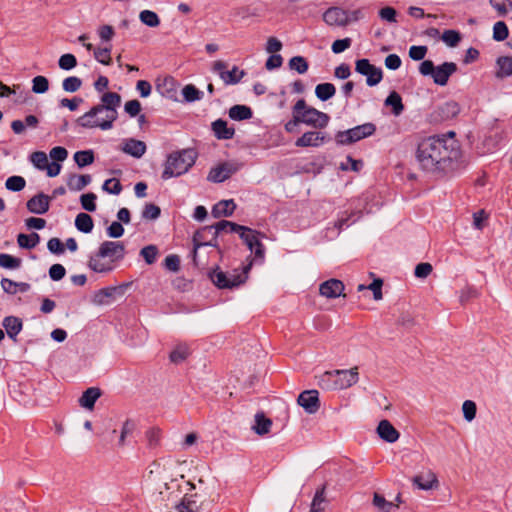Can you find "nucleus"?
Segmentation results:
<instances>
[{
    "label": "nucleus",
    "instance_id": "1",
    "mask_svg": "<svg viewBox=\"0 0 512 512\" xmlns=\"http://www.w3.org/2000/svg\"><path fill=\"white\" fill-rule=\"evenodd\" d=\"M416 159L423 170L440 176L452 175L464 167L460 145L453 138L424 139L418 145Z\"/></svg>",
    "mask_w": 512,
    "mask_h": 512
},
{
    "label": "nucleus",
    "instance_id": "2",
    "mask_svg": "<svg viewBox=\"0 0 512 512\" xmlns=\"http://www.w3.org/2000/svg\"><path fill=\"white\" fill-rule=\"evenodd\" d=\"M120 104L121 96L118 93L106 92L101 96V103L78 117L75 123L77 126L86 129L109 130L118 118L117 108Z\"/></svg>",
    "mask_w": 512,
    "mask_h": 512
},
{
    "label": "nucleus",
    "instance_id": "3",
    "mask_svg": "<svg viewBox=\"0 0 512 512\" xmlns=\"http://www.w3.org/2000/svg\"><path fill=\"white\" fill-rule=\"evenodd\" d=\"M125 246L120 241H104L97 252L89 257L88 267L96 273H109L116 267L115 263L124 259Z\"/></svg>",
    "mask_w": 512,
    "mask_h": 512
},
{
    "label": "nucleus",
    "instance_id": "4",
    "mask_svg": "<svg viewBox=\"0 0 512 512\" xmlns=\"http://www.w3.org/2000/svg\"><path fill=\"white\" fill-rule=\"evenodd\" d=\"M217 230L229 233H238L241 240L251 252H254L255 259H264L265 247L260 241L264 234L249 227L237 223L221 220L217 222Z\"/></svg>",
    "mask_w": 512,
    "mask_h": 512
},
{
    "label": "nucleus",
    "instance_id": "5",
    "mask_svg": "<svg viewBox=\"0 0 512 512\" xmlns=\"http://www.w3.org/2000/svg\"><path fill=\"white\" fill-rule=\"evenodd\" d=\"M196 158L197 154L192 149L170 153L165 162L162 179L168 180L185 174L195 164Z\"/></svg>",
    "mask_w": 512,
    "mask_h": 512
},
{
    "label": "nucleus",
    "instance_id": "6",
    "mask_svg": "<svg viewBox=\"0 0 512 512\" xmlns=\"http://www.w3.org/2000/svg\"><path fill=\"white\" fill-rule=\"evenodd\" d=\"M251 266L252 263L244 266L242 273H239L237 270H233L232 272H224L217 267L209 273V278L219 289H232L234 287H238L246 281L247 273Z\"/></svg>",
    "mask_w": 512,
    "mask_h": 512
},
{
    "label": "nucleus",
    "instance_id": "7",
    "mask_svg": "<svg viewBox=\"0 0 512 512\" xmlns=\"http://www.w3.org/2000/svg\"><path fill=\"white\" fill-rule=\"evenodd\" d=\"M375 131V124L367 122L345 131H339L335 140L339 145H349L373 135Z\"/></svg>",
    "mask_w": 512,
    "mask_h": 512
},
{
    "label": "nucleus",
    "instance_id": "8",
    "mask_svg": "<svg viewBox=\"0 0 512 512\" xmlns=\"http://www.w3.org/2000/svg\"><path fill=\"white\" fill-rule=\"evenodd\" d=\"M300 121L302 124L310 126L314 129H324L330 121L328 114L308 106L304 100V107L298 110Z\"/></svg>",
    "mask_w": 512,
    "mask_h": 512
},
{
    "label": "nucleus",
    "instance_id": "9",
    "mask_svg": "<svg viewBox=\"0 0 512 512\" xmlns=\"http://www.w3.org/2000/svg\"><path fill=\"white\" fill-rule=\"evenodd\" d=\"M355 71L366 76V84L370 87L376 86L383 79V71L381 68L372 65L368 59H358L355 62Z\"/></svg>",
    "mask_w": 512,
    "mask_h": 512
},
{
    "label": "nucleus",
    "instance_id": "10",
    "mask_svg": "<svg viewBox=\"0 0 512 512\" xmlns=\"http://www.w3.org/2000/svg\"><path fill=\"white\" fill-rule=\"evenodd\" d=\"M221 232L217 230V223L198 230L193 236L194 254L202 246L218 247L217 236Z\"/></svg>",
    "mask_w": 512,
    "mask_h": 512
},
{
    "label": "nucleus",
    "instance_id": "11",
    "mask_svg": "<svg viewBox=\"0 0 512 512\" xmlns=\"http://www.w3.org/2000/svg\"><path fill=\"white\" fill-rule=\"evenodd\" d=\"M239 169L238 165L232 162H223L210 169L207 180L212 183H222L229 179Z\"/></svg>",
    "mask_w": 512,
    "mask_h": 512
},
{
    "label": "nucleus",
    "instance_id": "12",
    "mask_svg": "<svg viewBox=\"0 0 512 512\" xmlns=\"http://www.w3.org/2000/svg\"><path fill=\"white\" fill-rule=\"evenodd\" d=\"M297 403L309 414H314L319 410V393L317 390H306L300 393Z\"/></svg>",
    "mask_w": 512,
    "mask_h": 512
},
{
    "label": "nucleus",
    "instance_id": "13",
    "mask_svg": "<svg viewBox=\"0 0 512 512\" xmlns=\"http://www.w3.org/2000/svg\"><path fill=\"white\" fill-rule=\"evenodd\" d=\"M328 140H329V138L323 132L307 131L296 140L295 146H297V147H320Z\"/></svg>",
    "mask_w": 512,
    "mask_h": 512
},
{
    "label": "nucleus",
    "instance_id": "14",
    "mask_svg": "<svg viewBox=\"0 0 512 512\" xmlns=\"http://www.w3.org/2000/svg\"><path fill=\"white\" fill-rule=\"evenodd\" d=\"M324 21L328 25L345 26L351 22L349 11L339 7L329 8L323 15Z\"/></svg>",
    "mask_w": 512,
    "mask_h": 512
},
{
    "label": "nucleus",
    "instance_id": "15",
    "mask_svg": "<svg viewBox=\"0 0 512 512\" xmlns=\"http://www.w3.org/2000/svg\"><path fill=\"white\" fill-rule=\"evenodd\" d=\"M337 390L347 389L359 380L358 368L353 367L349 370H335Z\"/></svg>",
    "mask_w": 512,
    "mask_h": 512
},
{
    "label": "nucleus",
    "instance_id": "16",
    "mask_svg": "<svg viewBox=\"0 0 512 512\" xmlns=\"http://www.w3.org/2000/svg\"><path fill=\"white\" fill-rule=\"evenodd\" d=\"M457 71V65L454 62H444L441 65L435 67L434 74L432 76L435 84L439 86H445L452 74Z\"/></svg>",
    "mask_w": 512,
    "mask_h": 512
},
{
    "label": "nucleus",
    "instance_id": "17",
    "mask_svg": "<svg viewBox=\"0 0 512 512\" xmlns=\"http://www.w3.org/2000/svg\"><path fill=\"white\" fill-rule=\"evenodd\" d=\"M460 112L459 105L454 101H447L439 105L433 112L436 121H447L456 117Z\"/></svg>",
    "mask_w": 512,
    "mask_h": 512
},
{
    "label": "nucleus",
    "instance_id": "18",
    "mask_svg": "<svg viewBox=\"0 0 512 512\" xmlns=\"http://www.w3.org/2000/svg\"><path fill=\"white\" fill-rule=\"evenodd\" d=\"M344 288L342 281L333 278L324 281L319 287V292L326 298H337L342 295Z\"/></svg>",
    "mask_w": 512,
    "mask_h": 512
},
{
    "label": "nucleus",
    "instance_id": "19",
    "mask_svg": "<svg viewBox=\"0 0 512 512\" xmlns=\"http://www.w3.org/2000/svg\"><path fill=\"white\" fill-rule=\"evenodd\" d=\"M50 198L39 193L27 201V209L34 214H45L49 210Z\"/></svg>",
    "mask_w": 512,
    "mask_h": 512
},
{
    "label": "nucleus",
    "instance_id": "20",
    "mask_svg": "<svg viewBox=\"0 0 512 512\" xmlns=\"http://www.w3.org/2000/svg\"><path fill=\"white\" fill-rule=\"evenodd\" d=\"M146 144L141 140L129 138L124 140L121 150L134 158H141L146 152Z\"/></svg>",
    "mask_w": 512,
    "mask_h": 512
},
{
    "label": "nucleus",
    "instance_id": "21",
    "mask_svg": "<svg viewBox=\"0 0 512 512\" xmlns=\"http://www.w3.org/2000/svg\"><path fill=\"white\" fill-rule=\"evenodd\" d=\"M212 131L215 137L219 140H229L234 137L235 129L228 127V124L223 119H217L211 124Z\"/></svg>",
    "mask_w": 512,
    "mask_h": 512
},
{
    "label": "nucleus",
    "instance_id": "22",
    "mask_svg": "<svg viewBox=\"0 0 512 512\" xmlns=\"http://www.w3.org/2000/svg\"><path fill=\"white\" fill-rule=\"evenodd\" d=\"M377 433L381 439L388 443H394L399 439V432L388 420H382L378 424Z\"/></svg>",
    "mask_w": 512,
    "mask_h": 512
},
{
    "label": "nucleus",
    "instance_id": "23",
    "mask_svg": "<svg viewBox=\"0 0 512 512\" xmlns=\"http://www.w3.org/2000/svg\"><path fill=\"white\" fill-rule=\"evenodd\" d=\"M512 76V57L500 56L496 59L495 77L505 79Z\"/></svg>",
    "mask_w": 512,
    "mask_h": 512
},
{
    "label": "nucleus",
    "instance_id": "24",
    "mask_svg": "<svg viewBox=\"0 0 512 512\" xmlns=\"http://www.w3.org/2000/svg\"><path fill=\"white\" fill-rule=\"evenodd\" d=\"M2 325L5 328L8 337L12 340H16V337L23 328L22 320L16 316H6L2 321Z\"/></svg>",
    "mask_w": 512,
    "mask_h": 512
},
{
    "label": "nucleus",
    "instance_id": "25",
    "mask_svg": "<svg viewBox=\"0 0 512 512\" xmlns=\"http://www.w3.org/2000/svg\"><path fill=\"white\" fill-rule=\"evenodd\" d=\"M118 287H105L96 291L92 297V303L95 305H108L118 292Z\"/></svg>",
    "mask_w": 512,
    "mask_h": 512
},
{
    "label": "nucleus",
    "instance_id": "26",
    "mask_svg": "<svg viewBox=\"0 0 512 512\" xmlns=\"http://www.w3.org/2000/svg\"><path fill=\"white\" fill-rule=\"evenodd\" d=\"M235 209L236 204L234 200H221L213 206L212 215L215 218L229 217L234 213Z\"/></svg>",
    "mask_w": 512,
    "mask_h": 512
},
{
    "label": "nucleus",
    "instance_id": "27",
    "mask_svg": "<svg viewBox=\"0 0 512 512\" xmlns=\"http://www.w3.org/2000/svg\"><path fill=\"white\" fill-rule=\"evenodd\" d=\"M101 396V390L97 387H90L85 390L79 398V404L85 409L92 410L96 401Z\"/></svg>",
    "mask_w": 512,
    "mask_h": 512
},
{
    "label": "nucleus",
    "instance_id": "28",
    "mask_svg": "<svg viewBox=\"0 0 512 512\" xmlns=\"http://www.w3.org/2000/svg\"><path fill=\"white\" fill-rule=\"evenodd\" d=\"M413 484L421 490H430L438 485V479L433 472H428L426 476L416 475L413 479Z\"/></svg>",
    "mask_w": 512,
    "mask_h": 512
},
{
    "label": "nucleus",
    "instance_id": "29",
    "mask_svg": "<svg viewBox=\"0 0 512 512\" xmlns=\"http://www.w3.org/2000/svg\"><path fill=\"white\" fill-rule=\"evenodd\" d=\"M1 286H2V289L4 290V292H6L7 294H11V295H14L18 292L25 293V292L29 291V289L31 287L29 283L15 282L8 278H3L1 280Z\"/></svg>",
    "mask_w": 512,
    "mask_h": 512
},
{
    "label": "nucleus",
    "instance_id": "30",
    "mask_svg": "<svg viewBox=\"0 0 512 512\" xmlns=\"http://www.w3.org/2000/svg\"><path fill=\"white\" fill-rule=\"evenodd\" d=\"M91 176L88 174L85 175H77L71 174L67 179V186L71 191H81L87 185L91 183Z\"/></svg>",
    "mask_w": 512,
    "mask_h": 512
},
{
    "label": "nucleus",
    "instance_id": "31",
    "mask_svg": "<svg viewBox=\"0 0 512 512\" xmlns=\"http://www.w3.org/2000/svg\"><path fill=\"white\" fill-rule=\"evenodd\" d=\"M228 115L232 120L242 121L252 118L253 112L249 106L238 104L229 109Z\"/></svg>",
    "mask_w": 512,
    "mask_h": 512
},
{
    "label": "nucleus",
    "instance_id": "32",
    "mask_svg": "<svg viewBox=\"0 0 512 512\" xmlns=\"http://www.w3.org/2000/svg\"><path fill=\"white\" fill-rule=\"evenodd\" d=\"M83 45L88 51H91V50L94 51V58L99 63L104 64V65L111 64V48L110 47L94 49V47L91 43H84Z\"/></svg>",
    "mask_w": 512,
    "mask_h": 512
},
{
    "label": "nucleus",
    "instance_id": "33",
    "mask_svg": "<svg viewBox=\"0 0 512 512\" xmlns=\"http://www.w3.org/2000/svg\"><path fill=\"white\" fill-rule=\"evenodd\" d=\"M271 426V419L267 418L264 413L261 412L255 415V424L252 426V429L256 434L265 435L269 433Z\"/></svg>",
    "mask_w": 512,
    "mask_h": 512
},
{
    "label": "nucleus",
    "instance_id": "34",
    "mask_svg": "<svg viewBox=\"0 0 512 512\" xmlns=\"http://www.w3.org/2000/svg\"><path fill=\"white\" fill-rule=\"evenodd\" d=\"M178 512H199L200 506L198 504L196 495H185L182 501L176 506Z\"/></svg>",
    "mask_w": 512,
    "mask_h": 512
},
{
    "label": "nucleus",
    "instance_id": "35",
    "mask_svg": "<svg viewBox=\"0 0 512 512\" xmlns=\"http://www.w3.org/2000/svg\"><path fill=\"white\" fill-rule=\"evenodd\" d=\"M75 226L80 232L88 234L93 230V219L87 213H79L75 218Z\"/></svg>",
    "mask_w": 512,
    "mask_h": 512
},
{
    "label": "nucleus",
    "instance_id": "36",
    "mask_svg": "<svg viewBox=\"0 0 512 512\" xmlns=\"http://www.w3.org/2000/svg\"><path fill=\"white\" fill-rule=\"evenodd\" d=\"M181 93L184 101L188 103L200 101L204 96V93L193 84L185 85L182 88Z\"/></svg>",
    "mask_w": 512,
    "mask_h": 512
},
{
    "label": "nucleus",
    "instance_id": "37",
    "mask_svg": "<svg viewBox=\"0 0 512 512\" xmlns=\"http://www.w3.org/2000/svg\"><path fill=\"white\" fill-rule=\"evenodd\" d=\"M304 107V99H299L292 108V119L289 120L285 124V130L289 133L294 132L295 128L302 124L300 121V116L298 113V110L302 109Z\"/></svg>",
    "mask_w": 512,
    "mask_h": 512
},
{
    "label": "nucleus",
    "instance_id": "38",
    "mask_svg": "<svg viewBox=\"0 0 512 512\" xmlns=\"http://www.w3.org/2000/svg\"><path fill=\"white\" fill-rule=\"evenodd\" d=\"M336 93V87L332 83H320L315 88V95L321 101H327Z\"/></svg>",
    "mask_w": 512,
    "mask_h": 512
},
{
    "label": "nucleus",
    "instance_id": "39",
    "mask_svg": "<svg viewBox=\"0 0 512 512\" xmlns=\"http://www.w3.org/2000/svg\"><path fill=\"white\" fill-rule=\"evenodd\" d=\"M384 104L386 106H391L392 107V113L395 116H399L403 112V110H404V105L402 103V98H401V96L396 91H392L388 95V97L384 101Z\"/></svg>",
    "mask_w": 512,
    "mask_h": 512
},
{
    "label": "nucleus",
    "instance_id": "40",
    "mask_svg": "<svg viewBox=\"0 0 512 512\" xmlns=\"http://www.w3.org/2000/svg\"><path fill=\"white\" fill-rule=\"evenodd\" d=\"M335 374V370L324 372L318 378V385L324 390H337Z\"/></svg>",
    "mask_w": 512,
    "mask_h": 512
},
{
    "label": "nucleus",
    "instance_id": "41",
    "mask_svg": "<svg viewBox=\"0 0 512 512\" xmlns=\"http://www.w3.org/2000/svg\"><path fill=\"white\" fill-rule=\"evenodd\" d=\"M39 241H40V236H39V234H37L35 232L31 233L30 235L21 233L17 236L18 245L24 249L35 248L36 245L39 243Z\"/></svg>",
    "mask_w": 512,
    "mask_h": 512
},
{
    "label": "nucleus",
    "instance_id": "42",
    "mask_svg": "<svg viewBox=\"0 0 512 512\" xmlns=\"http://www.w3.org/2000/svg\"><path fill=\"white\" fill-rule=\"evenodd\" d=\"M190 355V349L186 344L177 345L170 353V360L175 364H179L187 359Z\"/></svg>",
    "mask_w": 512,
    "mask_h": 512
},
{
    "label": "nucleus",
    "instance_id": "43",
    "mask_svg": "<svg viewBox=\"0 0 512 512\" xmlns=\"http://www.w3.org/2000/svg\"><path fill=\"white\" fill-rule=\"evenodd\" d=\"M245 72L239 70L238 67L234 66L232 70L221 73V79L226 85L237 84L244 77Z\"/></svg>",
    "mask_w": 512,
    "mask_h": 512
},
{
    "label": "nucleus",
    "instance_id": "44",
    "mask_svg": "<svg viewBox=\"0 0 512 512\" xmlns=\"http://www.w3.org/2000/svg\"><path fill=\"white\" fill-rule=\"evenodd\" d=\"M74 161L82 168L94 162V152L92 150L77 151L74 154Z\"/></svg>",
    "mask_w": 512,
    "mask_h": 512
},
{
    "label": "nucleus",
    "instance_id": "45",
    "mask_svg": "<svg viewBox=\"0 0 512 512\" xmlns=\"http://www.w3.org/2000/svg\"><path fill=\"white\" fill-rule=\"evenodd\" d=\"M22 264L20 258L14 257L7 253H0V267L5 269H18Z\"/></svg>",
    "mask_w": 512,
    "mask_h": 512
},
{
    "label": "nucleus",
    "instance_id": "46",
    "mask_svg": "<svg viewBox=\"0 0 512 512\" xmlns=\"http://www.w3.org/2000/svg\"><path fill=\"white\" fill-rule=\"evenodd\" d=\"M372 504L380 512H391V510L395 507L393 502L387 501L384 496L377 492H375L373 495Z\"/></svg>",
    "mask_w": 512,
    "mask_h": 512
},
{
    "label": "nucleus",
    "instance_id": "47",
    "mask_svg": "<svg viewBox=\"0 0 512 512\" xmlns=\"http://www.w3.org/2000/svg\"><path fill=\"white\" fill-rule=\"evenodd\" d=\"M140 21L148 27H157L160 24L159 16L151 10H143L139 14Z\"/></svg>",
    "mask_w": 512,
    "mask_h": 512
},
{
    "label": "nucleus",
    "instance_id": "48",
    "mask_svg": "<svg viewBox=\"0 0 512 512\" xmlns=\"http://www.w3.org/2000/svg\"><path fill=\"white\" fill-rule=\"evenodd\" d=\"M289 68L297 71L299 74H304L308 71L309 64L302 56H294L289 60Z\"/></svg>",
    "mask_w": 512,
    "mask_h": 512
},
{
    "label": "nucleus",
    "instance_id": "49",
    "mask_svg": "<svg viewBox=\"0 0 512 512\" xmlns=\"http://www.w3.org/2000/svg\"><path fill=\"white\" fill-rule=\"evenodd\" d=\"M325 502V486L317 489L311 503L310 512H322L324 510L323 503Z\"/></svg>",
    "mask_w": 512,
    "mask_h": 512
},
{
    "label": "nucleus",
    "instance_id": "50",
    "mask_svg": "<svg viewBox=\"0 0 512 512\" xmlns=\"http://www.w3.org/2000/svg\"><path fill=\"white\" fill-rule=\"evenodd\" d=\"M82 86V80L77 76H69L62 82V88L64 91L74 93L78 91Z\"/></svg>",
    "mask_w": 512,
    "mask_h": 512
},
{
    "label": "nucleus",
    "instance_id": "51",
    "mask_svg": "<svg viewBox=\"0 0 512 512\" xmlns=\"http://www.w3.org/2000/svg\"><path fill=\"white\" fill-rule=\"evenodd\" d=\"M489 2L499 16H505L512 10V0H489Z\"/></svg>",
    "mask_w": 512,
    "mask_h": 512
},
{
    "label": "nucleus",
    "instance_id": "52",
    "mask_svg": "<svg viewBox=\"0 0 512 512\" xmlns=\"http://www.w3.org/2000/svg\"><path fill=\"white\" fill-rule=\"evenodd\" d=\"M158 253V248L155 245H148L140 250V255L148 265L155 263Z\"/></svg>",
    "mask_w": 512,
    "mask_h": 512
},
{
    "label": "nucleus",
    "instance_id": "53",
    "mask_svg": "<svg viewBox=\"0 0 512 512\" xmlns=\"http://www.w3.org/2000/svg\"><path fill=\"white\" fill-rule=\"evenodd\" d=\"M49 89V81L45 76H36L32 80V91L36 94H43Z\"/></svg>",
    "mask_w": 512,
    "mask_h": 512
},
{
    "label": "nucleus",
    "instance_id": "54",
    "mask_svg": "<svg viewBox=\"0 0 512 512\" xmlns=\"http://www.w3.org/2000/svg\"><path fill=\"white\" fill-rule=\"evenodd\" d=\"M26 181L21 176H11L6 180L5 187L13 192H18L24 189Z\"/></svg>",
    "mask_w": 512,
    "mask_h": 512
},
{
    "label": "nucleus",
    "instance_id": "55",
    "mask_svg": "<svg viewBox=\"0 0 512 512\" xmlns=\"http://www.w3.org/2000/svg\"><path fill=\"white\" fill-rule=\"evenodd\" d=\"M508 27L503 21H498L493 26V39L496 41H504L508 37Z\"/></svg>",
    "mask_w": 512,
    "mask_h": 512
},
{
    "label": "nucleus",
    "instance_id": "56",
    "mask_svg": "<svg viewBox=\"0 0 512 512\" xmlns=\"http://www.w3.org/2000/svg\"><path fill=\"white\" fill-rule=\"evenodd\" d=\"M30 161L39 170H45L47 167L48 158L45 152L36 151L30 155Z\"/></svg>",
    "mask_w": 512,
    "mask_h": 512
},
{
    "label": "nucleus",
    "instance_id": "57",
    "mask_svg": "<svg viewBox=\"0 0 512 512\" xmlns=\"http://www.w3.org/2000/svg\"><path fill=\"white\" fill-rule=\"evenodd\" d=\"M443 42H445L449 47H455L461 40V35L456 30H445L441 36Z\"/></svg>",
    "mask_w": 512,
    "mask_h": 512
},
{
    "label": "nucleus",
    "instance_id": "58",
    "mask_svg": "<svg viewBox=\"0 0 512 512\" xmlns=\"http://www.w3.org/2000/svg\"><path fill=\"white\" fill-rule=\"evenodd\" d=\"M58 65L62 70L68 71L76 67L77 59L73 54L66 53L60 56Z\"/></svg>",
    "mask_w": 512,
    "mask_h": 512
},
{
    "label": "nucleus",
    "instance_id": "59",
    "mask_svg": "<svg viewBox=\"0 0 512 512\" xmlns=\"http://www.w3.org/2000/svg\"><path fill=\"white\" fill-rule=\"evenodd\" d=\"M96 199L97 196L92 192L81 195L80 202L82 208L86 211L94 212L96 210Z\"/></svg>",
    "mask_w": 512,
    "mask_h": 512
},
{
    "label": "nucleus",
    "instance_id": "60",
    "mask_svg": "<svg viewBox=\"0 0 512 512\" xmlns=\"http://www.w3.org/2000/svg\"><path fill=\"white\" fill-rule=\"evenodd\" d=\"M102 189L109 194L119 195L122 191V185L118 179L111 178L104 182Z\"/></svg>",
    "mask_w": 512,
    "mask_h": 512
},
{
    "label": "nucleus",
    "instance_id": "61",
    "mask_svg": "<svg viewBox=\"0 0 512 512\" xmlns=\"http://www.w3.org/2000/svg\"><path fill=\"white\" fill-rule=\"evenodd\" d=\"M463 415L466 421L471 422L476 417L477 407L475 402L471 400L464 401L462 405Z\"/></svg>",
    "mask_w": 512,
    "mask_h": 512
},
{
    "label": "nucleus",
    "instance_id": "62",
    "mask_svg": "<svg viewBox=\"0 0 512 512\" xmlns=\"http://www.w3.org/2000/svg\"><path fill=\"white\" fill-rule=\"evenodd\" d=\"M160 213L161 210L157 205L148 203L142 211V217L146 220H155L160 216Z\"/></svg>",
    "mask_w": 512,
    "mask_h": 512
},
{
    "label": "nucleus",
    "instance_id": "63",
    "mask_svg": "<svg viewBox=\"0 0 512 512\" xmlns=\"http://www.w3.org/2000/svg\"><path fill=\"white\" fill-rule=\"evenodd\" d=\"M427 47L423 45L411 46L409 49V57L415 61L423 60L427 54Z\"/></svg>",
    "mask_w": 512,
    "mask_h": 512
},
{
    "label": "nucleus",
    "instance_id": "64",
    "mask_svg": "<svg viewBox=\"0 0 512 512\" xmlns=\"http://www.w3.org/2000/svg\"><path fill=\"white\" fill-rule=\"evenodd\" d=\"M48 250L53 254H63L65 252L64 244L61 242L59 238H51L47 242Z\"/></svg>",
    "mask_w": 512,
    "mask_h": 512
}]
</instances>
